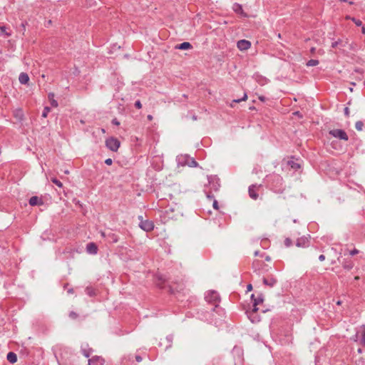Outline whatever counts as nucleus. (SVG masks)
Instances as JSON below:
<instances>
[{"mask_svg": "<svg viewBox=\"0 0 365 365\" xmlns=\"http://www.w3.org/2000/svg\"><path fill=\"white\" fill-rule=\"evenodd\" d=\"M268 183L270 189L276 193H282L285 189L284 180L281 175L273 174L268 178Z\"/></svg>", "mask_w": 365, "mask_h": 365, "instance_id": "obj_1", "label": "nucleus"}, {"mask_svg": "<svg viewBox=\"0 0 365 365\" xmlns=\"http://www.w3.org/2000/svg\"><path fill=\"white\" fill-rule=\"evenodd\" d=\"M205 299L210 304L215 305V308L212 309L215 311V308L218 307L220 298L219 294L214 290H210L205 296Z\"/></svg>", "mask_w": 365, "mask_h": 365, "instance_id": "obj_2", "label": "nucleus"}, {"mask_svg": "<svg viewBox=\"0 0 365 365\" xmlns=\"http://www.w3.org/2000/svg\"><path fill=\"white\" fill-rule=\"evenodd\" d=\"M105 143L106 148L113 152H116L120 145V140L114 137L108 138Z\"/></svg>", "mask_w": 365, "mask_h": 365, "instance_id": "obj_3", "label": "nucleus"}, {"mask_svg": "<svg viewBox=\"0 0 365 365\" xmlns=\"http://www.w3.org/2000/svg\"><path fill=\"white\" fill-rule=\"evenodd\" d=\"M138 220H140L139 227L140 229H142L143 230H144L147 232L153 230V229H154L153 222H152L151 220H144L143 216H141V215L138 216Z\"/></svg>", "mask_w": 365, "mask_h": 365, "instance_id": "obj_4", "label": "nucleus"}, {"mask_svg": "<svg viewBox=\"0 0 365 365\" xmlns=\"http://www.w3.org/2000/svg\"><path fill=\"white\" fill-rule=\"evenodd\" d=\"M329 134L336 138L347 141L349 136L342 129H332L329 131Z\"/></svg>", "mask_w": 365, "mask_h": 365, "instance_id": "obj_5", "label": "nucleus"}, {"mask_svg": "<svg viewBox=\"0 0 365 365\" xmlns=\"http://www.w3.org/2000/svg\"><path fill=\"white\" fill-rule=\"evenodd\" d=\"M173 339H174L173 334H169L163 340V341H160L159 346H163V345H165L164 349H165V350H167V349H170V347H172Z\"/></svg>", "mask_w": 365, "mask_h": 365, "instance_id": "obj_6", "label": "nucleus"}, {"mask_svg": "<svg viewBox=\"0 0 365 365\" xmlns=\"http://www.w3.org/2000/svg\"><path fill=\"white\" fill-rule=\"evenodd\" d=\"M81 352L86 358H89L93 352V349L89 346L88 343H83L81 346Z\"/></svg>", "mask_w": 365, "mask_h": 365, "instance_id": "obj_7", "label": "nucleus"}, {"mask_svg": "<svg viewBox=\"0 0 365 365\" xmlns=\"http://www.w3.org/2000/svg\"><path fill=\"white\" fill-rule=\"evenodd\" d=\"M277 282V278L273 275L263 277V284L269 287H273Z\"/></svg>", "mask_w": 365, "mask_h": 365, "instance_id": "obj_8", "label": "nucleus"}, {"mask_svg": "<svg viewBox=\"0 0 365 365\" xmlns=\"http://www.w3.org/2000/svg\"><path fill=\"white\" fill-rule=\"evenodd\" d=\"M104 359L100 356H93L88 359V365H104Z\"/></svg>", "mask_w": 365, "mask_h": 365, "instance_id": "obj_9", "label": "nucleus"}, {"mask_svg": "<svg viewBox=\"0 0 365 365\" xmlns=\"http://www.w3.org/2000/svg\"><path fill=\"white\" fill-rule=\"evenodd\" d=\"M251 300L252 302V309H253V312H257V311H258L257 305L263 302V297L262 296H259V297L255 298V294H252L251 295Z\"/></svg>", "mask_w": 365, "mask_h": 365, "instance_id": "obj_10", "label": "nucleus"}, {"mask_svg": "<svg viewBox=\"0 0 365 365\" xmlns=\"http://www.w3.org/2000/svg\"><path fill=\"white\" fill-rule=\"evenodd\" d=\"M251 42L245 39L240 40L237 43V46L240 51H246L249 49L251 47Z\"/></svg>", "mask_w": 365, "mask_h": 365, "instance_id": "obj_11", "label": "nucleus"}, {"mask_svg": "<svg viewBox=\"0 0 365 365\" xmlns=\"http://www.w3.org/2000/svg\"><path fill=\"white\" fill-rule=\"evenodd\" d=\"M209 184L210 188L214 191H218L220 187V184L219 182V179H216L215 178L210 177L208 178Z\"/></svg>", "mask_w": 365, "mask_h": 365, "instance_id": "obj_12", "label": "nucleus"}, {"mask_svg": "<svg viewBox=\"0 0 365 365\" xmlns=\"http://www.w3.org/2000/svg\"><path fill=\"white\" fill-rule=\"evenodd\" d=\"M341 264L342 267L348 271L351 270L354 267V262L350 258L344 259Z\"/></svg>", "mask_w": 365, "mask_h": 365, "instance_id": "obj_13", "label": "nucleus"}, {"mask_svg": "<svg viewBox=\"0 0 365 365\" xmlns=\"http://www.w3.org/2000/svg\"><path fill=\"white\" fill-rule=\"evenodd\" d=\"M257 312H253V309H252L251 310H247L246 311V314L247 315V317L250 319V321L252 322V323H257L258 322H259V316L257 315Z\"/></svg>", "mask_w": 365, "mask_h": 365, "instance_id": "obj_14", "label": "nucleus"}, {"mask_svg": "<svg viewBox=\"0 0 365 365\" xmlns=\"http://www.w3.org/2000/svg\"><path fill=\"white\" fill-rule=\"evenodd\" d=\"M29 203L31 206L42 205H43V201L41 197L32 196L29 199Z\"/></svg>", "mask_w": 365, "mask_h": 365, "instance_id": "obj_15", "label": "nucleus"}, {"mask_svg": "<svg viewBox=\"0 0 365 365\" xmlns=\"http://www.w3.org/2000/svg\"><path fill=\"white\" fill-rule=\"evenodd\" d=\"M309 245V240L306 237H302L297 239L296 245L299 247H306Z\"/></svg>", "mask_w": 365, "mask_h": 365, "instance_id": "obj_16", "label": "nucleus"}, {"mask_svg": "<svg viewBox=\"0 0 365 365\" xmlns=\"http://www.w3.org/2000/svg\"><path fill=\"white\" fill-rule=\"evenodd\" d=\"M98 246L94 242H89L86 245V251L91 255H96L98 252Z\"/></svg>", "mask_w": 365, "mask_h": 365, "instance_id": "obj_17", "label": "nucleus"}, {"mask_svg": "<svg viewBox=\"0 0 365 365\" xmlns=\"http://www.w3.org/2000/svg\"><path fill=\"white\" fill-rule=\"evenodd\" d=\"M232 9L236 14H240L244 17L247 16V14L244 12L242 5L238 3H235L233 4Z\"/></svg>", "mask_w": 365, "mask_h": 365, "instance_id": "obj_18", "label": "nucleus"}, {"mask_svg": "<svg viewBox=\"0 0 365 365\" xmlns=\"http://www.w3.org/2000/svg\"><path fill=\"white\" fill-rule=\"evenodd\" d=\"M256 189H257L256 185H251L248 189L249 195L253 200H257L259 196L258 193L256 191Z\"/></svg>", "mask_w": 365, "mask_h": 365, "instance_id": "obj_19", "label": "nucleus"}, {"mask_svg": "<svg viewBox=\"0 0 365 365\" xmlns=\"http://www.w3.org/2000/svg\"><path fill=\"white\" fill-rule=\"evenodd\" d=\"M192 48V46L190 42H183L175 46V48L179 50H188Z\"/></svg>", "mask_w": 365, "mask_h": 365, "instance_id": "obj_20", "label": "nucleus"}, {"mask_svg": "<svg viewBox=\"0 0 365 365\" xmlns=\"http://www.w3.org/2000/svg\"><path fill=\"white\" fill-rule=\"evenodd\" d=\"M19 81L20 83L26 85L29 81V75L26 73L22 72L20 73L19 76Z\"/></svg>", "mask_w": 365, "mask_h": 365, "instance_id": "obj_21", "label": "nucleus"}, {"mask_svg": "<svg viewBox=\"0 0 365 365\" xmlns=\"http://www.w3.org/2000/svg\"><path fill=\"white\" fill-rule=\"evenodd\" d=\"M107 240L110 243H116L118 242L119 237L118 236L115 234L110 232L106 235Z\"/></svg>", "mask_w": 365, "mask_h": 365, "instance_id": "obj_22", "label": "nucleus"}, {"mask_svg": "<svg viewBox=\"0 0 365 365\" xmlns=\"http://www.w3.org/2000/svg\"><path fill=\"white\" fill-rule=\"evenodd\" d=\"M6 359L9 363L14 364L17 361V356L14 352L10 351L7 354Z\"/></svg>", "mask_w": 365, "mask_h": 365, "instance_id": "obj_23", "label": "nucleus"}, {"mask_svg": "<svg viewBox=\"0 0 365 365\" xmlns=\"http://www.w3.org/2000/svg\"><path fill=\"white\" fill-rule=\"evenodd\" d=\"M264 265V263L259 260H255L252 262V267L255 272H257L260 270L261 267Z\"/></svg>", "mask_w": 365, "mask_h": 365, "instance_id": "obj_24", "label": "nucleus"}, {"mask_svg": "<svg viewBox=\"0 0 365 365\" xmlns=\"http://www.w3.org/2000/svg\"><path fill=\"white\" fill-rule=\"evenodd\" d=\"M54 93H49L48 95V100L50 101V103L52 107L56 108L58 106V103L56 100L54 99Z\"/></svg>", "mask_w": 365, "mask_h": 365, "instance_id": "obj_25", "label": "nucleus"}, {"mask_svg": "<svg viewBox=\"0 0 365 365\" xmlns=\"http://www.w3.org/2000/svg\"><path fill=\"white\" fill-rule=\"evenodd\" d=\"M287 165L289 166L292 170H297L301 168L300 164L293 161V160H288L287 163Z\"/></svg>", "mask_w": 365, "mask_h": 365, "instance_id": "obj_26", "label": "nucleus"}, {"mask_svg": "<svg viewBox=\"0 0 365 365\" xmlns=\"http://www.w3.org/2000/svg\"><path fill=\"white\" fill-rule=\"evenodd\" d=\"M85 292L89 297H94L96 295V289L92 287H87L85 289Z\"/></svg>", "mask_w": 365, "mask_h": 365, "instance_id": "obj_27", "label": "nucleus"}, {"mask_svg": "<svg viewBox=\"0 0 365 365\" xmlns=\"http://www.w3.org/2000/svg\"><path fill=\"white\" fill-rule=\"evenodd\" d=\"M180 158H188L190 162L186 163L190 167H196L197 166V163L193 158H189L187 155L181 156Z\"/></svg>", "mask_w": 365, "mask_h": 365, "instance_id": "obj_28", "label": "nucleus"}, {"mask_svg": "<svg viewBox=\"0 0 365 365\" xmlns=\"http://www.w3.org/2000/svg\"><path fill=\"white\" fill-rule=\"evenodd\" d=\"M28 24L26 21H24L21 22V25L19 26V31L22 33V34H24V32L26 31V26Z\"/></svg>", "mask_w": 365, "mask_h": 365, "instance_id": "obj_29", "label": "nucleus"}, {"mask_svg": "<svg viewBox=\"0 0 365 365\" xmlns=\"http://www.w3.org/2000/svg\"><path fill=\"white\" fill-rule=\"evenodd\" d=\"M319 61L317 59H310L306 63L307 66H315L319 64Z\"/></svg>", "mask_w": 365, "mask_h": 365, "instance_id": "obj_30", "label": "nucleus"}, {"mask_svg": "<svg viewBox=\"0 0 365 365\" xmlns=\"http://www.w3.org/2000/svg\"><path fill=\"white\" fill-rule=\"evenodd\" d=\"M0 31L1 34L4 36L9 37L11 36V34L6 31V28L4 26H0Z\"/></svg>", "mask_w": 365, "mask_h": 365, "instance_id": "obj_31", "label": "nucleus"}, {"mask_svg": "<svg viewBox=\"0 0 365 365\" xmlns=\"http://www.w3.org/2000/svg\"><path fill=\"white\" fill-rule=\"evenodd\" d=\"M174 211V209L173 208H170V209H168L165 211V215L168 217V218H170V219H173L174 218L175 216L173 215H171L172 212H173Z\"/></svg>", "mask_w": 365, "mask_h": 365, "instance_id": "obj_32", "label": "nucleus"}, {"mask_svg": "<svg viewBox=\"0 0 365 365\" xmlns=\"http://www.w3.org/2000/svg\"><path fill=\"white\" fill-rule=\"evenodd\" d=\"M51 180L53 184L57 185L58 187H63V183L59 180H58L56 178H52L51 179Z\"/></svg>", "mask_w": 365, "mask_h": 365, "instance_id": "obj_33", "label": "nucleus"}, {"mask_svg": "<svg viewBox=\"0 0 365 365\" xmlns=\"http://www.w3.org/2000/svg\"><path fill=\"white\" fill-rule=\"evenodd\" d=\"M50 111H51V108L48 106H45L43 108V113H42V117L46 118Z\"/></svg>", "mask_w": 365, "mask_h": 365, "instance_id": "obj_34", "label": "nucleus"}, {"mask_svg": "<svg viewBox=\"0 0 365 365\" xmlns=\"http://www.w3.org/2000/svg\"><path fill=\"white\" fill-rule=\"evenodd\" d=\"M247 98V95L246 93H245L242 98H238V99H234L232 101V103H240L241 101H246Z\"/></svg>", "mask_w": 365, "mask_h": 365, "instance_id": "obj_35", "label": "nucleus"}, {"mask_svg": "<svg viewBox=\"0 0 365 365\" xmlns=\"http://www.w3.org/2000/svg\"><path fill=\"white\" fill-rule=\"evenodd\" d=\"M363 126H364V123H363V122H362V121H360V120L357 121V122L356 123V124H355V128H356V129L357 130H359V131H360V130H362V129H363Z\"/></svg>", "mask_w": 365, "mask_h": 365, "instance_id": "obj_36", "label": "nucleus"}, {"mask_svg": "<svg viewBox=\"0 0 365 365\" xmlns=\"http://www.w3.org/2000/svg\"><path fill=\"white\" fill-rule=\"evenodd\" d=\"M78 317V314L74 311H71L69 312V317L72 319H76Z\"/></svg>", "mask_w": 365, "mask_h": 365, "instance_id": "obj_37", "label": "nucleus"}, {"mask_svg": "<svg viewBox=\"0 0 365 365\" xmlns=\"http://www.w3.org/2000/svg\"><path fill=\"white\" fill-rule=\"evenodd\" d=\"M356 365H365V359L363 357H360L359 359L356 360Z\"/></svg>", "mask_w": 365, "mask_h": 365, "instance_id": "obj_38", "label": "nucleus"}, {"mask_svg": "<svg viewBox=\"0 0 365 365\" xmlns=\"http://www.w3.org/2000/svg\"><path fill=\"white\" fill-rule=\"evenodd\" d=\"M361 343L364 346H365V327H364L362 333H361Z\"/></svg>", "mask_w": 365, "mask_h": 365, "instance_id": "obj_39", "label": "nucleus"}, {"mask_svg": "<svg viewBox=\"0 0 365 365\" xmlns=\"http://www.w3.org/2000/svg\"><path fill=\"white\" fill-rule=\"evenodd\" d=\"M292 245V241L290 238H286L284 240V245L287 247H290Z\"/></svg>", "mask_w": 365, "mask_h": 365, "instance_id": "obj_40", "label": "nucleus"}, {"mask_svg": "<svg viewBox=\"0 0 365 365\" xmlns=\"http://www.w3.org/2000/svg\"><path fill=\"white\" fill-rule=\"evenodd\" d=\"M352 21L354 22V24L357 26H361L362 25V22L361 20L359 19H357L356 18H352L351 19Z\"/></svg>", "mask_w": 365, "mask_h": 365, "instance_id": "obj_41", "label": "nucleus"}, {"mask_svg": "<svg viewBox=\"0 0 365 365\" xmlns=\"http://www.w3.org/2000/svg\"><path fill=\"white\" fill-rule=\"evenodd\" d=\"M341 43V40H338L331 43V48H336Z\"/></svg>", "mask_w": 365, "mask_h": 365, "instance_id": "obj_42", "label": "nucleus"}, {"mask_svg": "<svg viewBox=\"0 0 365 365\" xmlns=\"http://www.w3.org/2000/svg\"><path fill=\"white\" fill-rule=\"evenodd\" d=\"M135 107L137 109H140L142 108V104L140 100H138L135 102Z\"/></svg>", "mask_w": 365, "mask_h": 365, "instance_id": "obj_43", "label": "nucleus"}, {"mask_svg": "<svg viewBox=\"0 0 365 365\" xmlns=\"http://www.w3.org/2000/svg\"><path fill=\"white\" fill-rule=\"evenodd\" d=\"M359 252V251L357 249H355V248H354V250H351V251L349 252V255H350L351 256H354V255H355L358 254Z\"/></svg>", "mask_w": 365, "mask_h": 365, "instance_id": "obj_44", "label": "nucleus"}, {"mask_svg": "<svg viewBox=\"0 0 365 365\" xmlns=\"http://www.w3.org/2000/svg\"><path fill=\"white\" fill-rule=\"evenodd\" d=\"M112 124L113 125H120V122L118 121V120L117 118H113L111 121Z\"/></svg>", "mask_w": 365, "mask_h": 365, "instance_id": "obj_45", "label": "nucleus"}, {"mask_svg": "<svg viewBox=\"0 0 365 365\" xmlns=\"http://www.w3.org/2000/svg\"><path fill=\"white\" fill-rule=\"evenodd\" d=\"M212 206H213L214 209H215V210H218L219 209L218 202H217V201L216 200H215L213 201Z\"/></svg>", "mask_w": 365, "mask_h": 365, "instance_id": "obj_46", "label": "nucleus"}, {"mask_svg": "<svg viewBox=\"0 0 365 365\" xmlns=\"http://www.w3.org/2000/svg\"><path fill=\"white\" fill-rule=\"evenodd\" d=\"M105 163L108 165H110L113 163V160L111 158H107L105 160Z\"/></svg>", "mask_w": 365, "mask_h": 365, "instance_id": "obj_47", "label": "nucleus"}, {"mask_svg": "<svg viewBox=\"0 0 365 365\" xmlns=\"http://www.w3.org/2000/svg\"><path fill=\"white\" fill-rule=\"evenodd\" d=\"M354 71L356 73H360V74H363L364 73V70L361 68H356L354 69Z\"/></svg>", "mask_w": 365, "mask_h": 365, "instance_id": "obj_48", "label": "nucleus"}, {"mask_svg": "<svg viewBox=\"0 0 365 365\" xmlns=\"http://www.w3.org/2000/svg\"><path fill=\"white\" fill-rule=\"evenodd\" d=\"M206 195H207V197L210 200L214 198V195L210 192H206Z\"/></svg>", "mask_w": 365, "mask_h": 365, "instance_id": "obj_49", "label": "nucleus"}, {"mask_svg": "<svg viewBox=\"0 0 365 365\" xmlns=\"http://www.w3.org/2000/svg\"><path fill=\"white\" fill-rule=\"evenodd\" d=\"M344 111L345 115L348 117L349 115V108L348 107H345Z\"/></svg>", "mask_w": 365, "mask_h": 365, "instance_id": "obj_50", "label": "nucleus"}, {"mask_svg": "<svg viewBox=\"0 0 365 365\" xmlns=\"http://www.w3.org/2000/svg\"><path fill=\"white\" fill-rule=\"evenodd\" d=\"M135 358L137 362H141L143 360L142 357L140 355H135Z\"/></svg>", "mask_w": 365, "mask_h": 365, "instance_id": "obj_51", "label": "nucleus"}, {"mask_svg": "<svg viewBox=\"0 0 365 365\" xmlns=\"http://www.w3.org/2000/svg\"><path fill=\"white\" fill-rule=\"evenodd\" d=\"M319 261L322 262L325 259V256L324 255H321L319 256Z\"/></svg>", "mask_w": 365, "mask_h": 365, "instance_id": "obj_52", "label": "nucleus"}, {"mask_svg": "<svg viewBox=\"0 0 365 365\" xmlns=\"http://www.w3.org/2000/svg\"><path fill=\"white\" fill-rule=\"evenodd\" d=\"M315 52H316V48H315V47H312V48H310V53H311L312 54H314V53H315Z\"/></svg>", "mask_w": 365, "mask_h": 365, "instance_id": "obj_53", "label": "nucleus"}, {"mask_svg": "<svg viewBox=\"0 0 365 365\" xmlns=\"http://www.w3.org/2000/svg\"><path fill=\"white\" fill-rule=\"evenodd\" d=\"M254 255H255V256H261V257H262V255H260L259 254V251H258V250L255 251Z\"/></svg>", "mask_w": 365, "mask_h": 365, "instance_id": "obj_54", "label": "nucleus"}, {"mask_svg": "<svg viewBox=\"0 0 365 365\" xmlns=\"http://www.w3.org/2000/svg\"><path fill=\"white\" fill-rule=\"evenodd\" d=\"M247 291H251L252 289V284H248L247 287Z\"/></svg>", "mask_w": 365, "mask_h": 365, "instance_id": "obj_55", "label": "nucleus"}, {"mask_svg": "<svg viewBox=\"0 0 365 365\" xmlns=\"http://www.w3.org/2000/svg\"><path fill=\"white\" fill-rule=\"evenodd\" d=\"M265 260L269 262L271 260V257L269 256H266Z\"/></svg>", "mask_w": 365, "mask_h": 365, "instance_id": "obj_56", "label": "nucleus"}, {"mask_svg": "<svg viewBox=\"0 0 365 365\" xmlns=\"http://www.w3.org/2000/svg\"><path fill=\"white\" fill-rule=\"evenodd\" d=\"M259 99L261 101H265V97H264V96H260V97L259 98Z\"/></svg>", "mask_w": 365, "mask_h": 365, "instance_id": "obj_57", "label": "nucleus"}, {"mask_svg": "<svg viewBox=\"0 0 365 365\" xmlns=\"http://www.w3.org/2000/svg\"><path fill=\"white\" fill-rule=\"evenodd\" d=\"M192 118L193 120H196L197 119V116L195 115H193Z\"/></svg>", "mask_w": 365, "mask_h": 365, "instance_id": "obj_58", "label": "nucleus"}, {"mask_svg": "<svg viewBox=\"0 0 365 365\" xmlns=\"http://www.w3.org/2000/svg\"><path fill=\"white\" fill-rule=\"evenodd\" d=\"M148 118L149 120H152V119H153V116H152L151 115H148Z\"/></svg>", "mask_w": 365, "mask_h": 365, "instance_id": "obj_59", "label": "nucleus"}, {"mask_svg": "<svg viewBox=\"0 0 365 365\" xmlns=\"http://www.w3.org/2000/svg\"><path fill=\"white\" fill-rule=\"evenodd\" d=\"M73 289H69L68 290V293H73Z\"/></svg>", "mask_w": 365, "mask_h": 365, "instance_id": "obj_60", "label": "nucleus"}, {"mask_svg": "<svg viewBox=\"0 0 365 365\" xmlns=\"http://www.w3.org/2000/svg\"><path fill=\"white\" fill-rule=\"evenodd\" d=\"M336 304L337 305H341V301L339 300L336 302Z\"/></svg>", "mask_w": 365, "mask_h": 365, "instance_id": "obj_61", "label": "nucleus"}, {"mask_svg": "<svg viewBox=\"0 0 365 365\" xmlns=\"http://www.w3.org/2000/svg\"><path fill=\"white\" fill-rule=\"evenodd\" d=\"M357 351H358V353L361 354L362 352V350L361 348H359Z\"/></svg>", "mask_w": 365, "mask_h": 365, "instance_id": "obj_62", "label": "nucleus"}, {"mask_svg": "<svg viewBox=\"0 0 365 365\" xmlns=\"http://www.w3.org/2000/svg\"><path fill=\"white\" fill-rule=\"evenodd\" d=\"M354 279H355V280H359V276H356V277H354Z\"/></svg>", "mask_w": 365, "mask_h": 365, "instance_id": "obj_63", "label": "nucleus"}, {"mask_svg": "<svg viewBox=\"0 0 365 365\" xmlns=\"http://www.w3.org/2000/svg\"><path fill=\"white\" fill-rule=\"evenodd\" d=\"M362 32H363L364 34H365V28H364V27H363V28H362Z\"/></svg>", "mask_w": 365, "mask_h": 365, "instance_id": "obj_64", "label": "nucleus"}]
</instances>
